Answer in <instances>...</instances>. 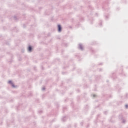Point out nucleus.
I'll return each mask as SVG.
<instances>
[{
    "mask_svg": "<svg viewBox=\"0 0 128 128\" xmlns=\"http://www.w3.org/2000/svg\"><path fill=\"white\" fill-rule=\"evenodd\" d=\"M28 50H29V52H32V46H29Z\"/></svg>",
    "mask_w": 128,
    "mask_h": 128,
    "instance_id": "obj_3",
    "label": "nucleus"
},
{
    "mask_svg": "<svg viewBox=\"0 0 128 128\" xmlns=\"http://www.w3.org/2000/svg\"><path fill=\"white\" fill-rule=\"evenodd\" d=\"M126 108H128V105H126Z\"/></svg>",
    "mask_w": 128,
    "mask_h": 128,
    "instance_id": "obj_4",
    "label": "nucleus"
},
{
    "mask_svg": "<svg viewBox=\"0 0 128 128\" xmlns=\"http://www.w3.org/2000/svg\"><path fill=\"white\" fill-rule=\"evenodd\" d=\"M58 32H62V27L60 25H58Z\"/></svg>",
    "mask_w": 128,
    "mask_h": 128,
    "instance_id": "obj_1",
    "label": "nucleus"
},
{
    "mask_svg": "<svg viewBox=\"0 0 128 128\" xmlns=\"http://www.w3.org/2000/svg\"><path fill=\"white\" fill-rule=\"evenodd\" d=\"M8 84H12V86H14V84L12 83V81H10V80L8 81Z\"/></svg>",
    "mask_w": 128,
    "mask_h": 128,
    "instance_id": "obj_2",
    "label": "nucleus"
}]
</instances>
